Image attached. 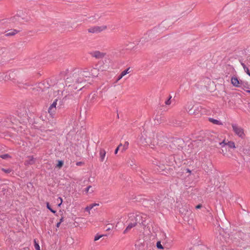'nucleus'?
I'll return each mask as SVG.
<instances>
[{
	"mask_svg": "<svg viewBox=\"0 0 250 250\" xmlns=\"http://www.w3.org/2000/svg\"><path fill=\"white\" fill-rule=\"evenodd\" d=\"M82 164V162H78L77 163L76 165L77 166H80Z\"/></svg>",
	"mask_w": 250,
	"mask_h": 250,
	"instance_id": "nucleus-41",
	"label": "nucleus"
},
{
	"mask_svg": "<svg viewBox=\"0 0 250 250\" xmlns=\"http://www.w3.org/2000/svg\"><path fill=\"white\" fill-rule=\"evenodd\" d=\"M227 145L228 146L229 148H236L235 144H234V143L233 142L228 141L227 142Z\"/></svg>",
	"mask_w": 250,
	"mask_h": 250,
	"instance_id": "nucleus-14",
	"label": "nucleus"
},
{
	"mask_svg": "<svg viewBox=\"0 0 250 250\" xmlns=\"http://www.w3.org/2000/svg\"><path fill=\"white\" fill-rule=\"evenodd\" d=\"M103 236H104V235L97 234L94 236V241H98V240H99L101 238L103 237Z\"/></svg>",
	"mask_w": 250,
	"mask_h": 250,
	"instance_id": "nucleus-16",
	"label": "nucleus"
},
{
	"mask_svg": "<svg viewBox=\"0 0 250 250\" xmlns=\"http://www.w3.org/2000/svg\"><path fill=\"white\" fill-rule=\"evenodd\" d=\"M53 213H55L56 211L55 210H54L53 209H52L51 208H50V209H49Z\"/></svg>",
	"mask_w": 250,
	"mask_h": 250,
	"instance_id": "nucleus-39",
	"label": "nucleus"
},
{
	"mask_svg": "<svg viewBox=\"0 0 250 250\" xmlns=\"http://www.w3.org/2000/svg\"><path fill=\"white\" fill-rule=\"evenodd\" d=\"M57 200H59V202H60V204L58 205L59 206H60L62 202V199L61 197H59Z\"/></svg>",
	"mask_w": 250,
	"mask_h": 250,
	"instance_id": "nucleus-31",
	"label": "nucleus"
},
{
	"mask_svg": "<svg viewBox=\"0 0 250 250\" xmlns=\"http://www.w3.org/2000/svg\"><path fill=\"white\" fill-rule=\"evenodd\" d=\"M244 70L245 71V72L249 76H250V70L249 69V68L248 67H246L244 69Z\"/></svg>",
	"mask_w": 250,
	"mask_h": 250,
	"instance_id": "nucleus-25",
	"label": "nucleus"
},
{
	"mask_svg": "<svg viewBox=\"0 0 250 250\" xmlns=\"http://www.w3.org/2000/svg\"><path fill=\"white\" fill-rule=\"evenodd\" d=\"M129 143L128 142H125V144L124 145L123 149L122 150V151H125L128 147Z\"/></svg>",
	"mask_w": 250,
	"mask_h": 250,
	"instance_id": "nucleus-19",
	"label": "nucleus"
},
{
	"mask_svg": "<svg viewBox=\"0 0 250 250\" xmlns=\"http://www.w3.org/2000/svg\"><path fill=\"white\" fill-rule=\"evenodd\" d=\"M18 32H19V31H18L17 30H15V29L11 30V31H10L8 33H7V34H6V36H13V35H16Z\"/></svg>",
	"mask_w": 250,
	"mask_h": 250,
	"instance_id": "nucleus-11",
	"label": "nucleus"
},
{
	"mask_svg": "<svg viewBox=\"0 0 250 250\" xmlns=\"http://www.w3.org/2000/svg\"><path fill=\"white\" fill-rule=\"evenodd\" d=\"M209 121L214 124H215V125H222V123L220 121H218L217 120H216V119H214L213 118H209Z\"/></svg>",
	"mask_w": 250,
	"mask_h": 250,
	"instance_id": "nucleus-10",
	"label": "nucleus"
},
{
	"mask_svg": "<svg viewBox=\"0 0 250 250\" xmlns=\"http://www.w3.org/2000/svg\"><path fill=\"white\" fill-rule=\"evenodd\" d=\"M242 89L246 91V90H248L249 89V86L247 85H243Z\"/></svg>",
	"mask_w": 250,
	"mask_h": 250,
	"instance_id": "nucleus-27",
	"label": "nucleus"
},
{
	"mask_svg": "<svg viewBox=\"0 0 250 250\" xmlns=\"http://www.w3.org/2000/svg\"><path fill=\"white\" fill-rule=\"evenodd\" d=\"M123 77V76L120 74V75L118 76V78L117 80V81H119L120 80H121L122 78Z\"/></svg>",
	"mask_w": 250,
	"mask_h": 250,
	"instance_id": "nucleus-33",
	"label": "nucleus"
},
{
	"mask_svg": "<svg viewBox=\"0 0 250 250\" xmlns=\"http://www.w3.org/2000/svg\"><path fill=\"white\" fill-rule=\"evenodd\" d=\"M106 152L104 149H101L100 151V157L101 161L103 162L105 158Z\"/></svg>",
	"mask_w": 250,
	"mask_h": 250,
	"instance_id": "nucleus-9",
	"label": "nucleus"
},
{
	"mask_svg": "<svg viewBox=\"0 0 250 250\" xmlns=\"http://www.w3.org/2000/svg\"><path fill=\"white\" fill-rule=\"evenodd\" d=\"M53 213H55L56 211L55 210H54L53 209H52L51 208H50V209H49Z\"/></svg>",
	"mask_w": 250,
	"mask_h": 250,
	"instance_id": "nucleus-38",
	"label": "nucleus"
},
{
	"mask_svg": "<svg viewBox=\"0 0 250 250\" xmlns=\"http://www.w3.org/2000/svg\"><path fill=\"white\" fill-rule=\"evenodd\" d=\"M0 157H1V158H2L3 159H8L10 158V156L8 154H5L0 155Z\"/></svg>",
	"mask_w": 250,
	"mask_h": 250,
	"instance_id": "nucleus-20",
	"label": "nucleus"
},
{
	"mask_svg": "<svg viewBox=\"0 0 250 250\" xmlns=\"http://www.w3.org/2000/svg\"><path fill=\"white\" fill-rule=\"evenodd\" d=\"M232 130L234 133L241 138H244L245 136L244 129L241 126L236 124H232Z\"/></svg>",
	"mask_w": 250,
	"mask_h": 250,
	"instance_id": "nucleus-2",
	"label": "nucleus"
},
{
	"mask_svg": "<svg viewBox=\"0 0 250 250\" xmlns=\"http://www.w3.org/2000/svg\"><path fill=\"white\" fill-rule=\"evenodd\" d=\"M196 105L194 104V103L193 102H188L185 106V108L186 111L188 112V113L189 114L191 111H192L193 108Z\"/></svg>",
	"mask_w": 250,
	"mask_h": 250,
	"instance_id": "nucleus-5",
	"label": "nucleus"
},
{
	"mask_svg": "<svg viewBox=\"0 0 250 250\" xmlns=\"http://www.w3.org/2000/svg\"><path fill=\"white\" fill-rule=\"evenodd\" d=\"M46 205H47L46 206H47V208H48V209H50V208H51V207H50V205H49V203H47Z\"/></svg>",
	"mask_w": 250,
	"mask_h": 250,
	"instance_id": "nucleus-35",
	"label": "nucleus"
},
{
	"mask_svg": "<svg viewBox=\"0 0 250 250\" xmlns=\"http://www.w3.org/2000/svg\"><path fill=\"white\" fill-rule=\"evenodd\" d=\"M34 247H35V249L36 250H41L39 244L37 242L36 239H35L34 240Z\"/></svg>",
	"mask_w": 250,
	"mask_h": 250,
	"instance_id": "nucleus-17",
	"label": "nucleus"
},
{
	"mask_svg": "<svg viewBox=\"0 0 250 250\" xmlns=\"http://www.w3.org/2000/svg\"><path fill=\"white\" fill-rule=\"evenodd\" d=\"M2 170L4 171L5 173H10L11 172V170L10 169H2Z\"/></svg>",
	"mask_w": 250,
	"mask_h": 250,
	"instance_id": "nucleus-32",
	"label": "nucleus"
},
{
	"mask_svg": "<svg viewBox=\"0 0 250 250\" xmlns=\"http://www.w3.org/2000/svg\"><path fill=\"white\" fill-rule=\"evenodd\" d=\"M156 247L158 249H164V247L162 246L160 241H158L156 243Z\"/></svg>",
	"mask_w": 250,
	"mask_h": 250,
	"instance_id": "nucleus-18",
	"label": "nucleus"
},
{
	"mask_svg": "<svg viewBox=\"0 0 250 250\" xmlns=\"http://www.w3.org/2000/svg\"><path fill=\"white\" fill-rule=\"evenodd\" d=\"M137 217L138 216H135L133 214L129 217L130 220L128 223L127 227L124 231V234L127 233L131 229L135 227L137 225L138 222Z\"/></svg>",
	"mask_w": 250,
	"mask_h": 250,
	"instance_id": "nucleus-1",
	"label": "nucleus"
},
{
	"mask_svg": "<svg viewBox=\"0 0 250 250\" xmlns=\"http://www.w3.org/2000/svg\"><path fill=\"white\" fill-rule=\"evenodd\" d=\"M241 65H242V66H243L244 69L245 68L247 67L245 65V64L244 63H241Z\"/></svg>",
	"mask_w": 250,
	"mask_h": 250,
	"instance_id": "nucleus-37",
	"label": "nucleus"
},
{
	"mask_svg": "<svg viewBox=\"0 0 250 250\" xmlns=\"http://www.w3.org/2000/svg\"><path fill=\"white\" fill-rule=\"evenodd\" d=\"M246 92L249 93H250V90H246Z\"/></svg>",
	"mask_w": 250,
	"mask_h": 250,
	"instance_id": "nucleus-42",
	"label": "nucleus"
},
{
	"mask_svg": "<svg viewBox=\"0 0 250 250\" xmlns=\"http://www.w3.org/2000/svg\"><path fill=\"white\" fill-rule=\"evenodd\" d=\"M130 72V68H128L126 69L124 71H122L121 73V74L124 77L125 75H126L127 74H128Z\"/></svg>",
	"mask_w": 250,
	"mask_h": 250,
	"instance_id": "nucleus-15",
	"label": "nucleus"
},
{
	"mask_svg": "<svg viewBox=\"0 0 250 250\" xmlns=\"http://www.w3.org/2000/svg\"><path fill=\"white\" fill-rule=\"evenodd\" d=\"M140 141L142 144H148L147 142L146 141L145 138H143V134H142V136L140 138Z\"/></svg>",
	"mask_w": 250,
	"mask_h": 250,
	"instance_id": "nucleus-21",
	"label": "nucleus"
},
{
	"mask_svg": "<svg viewBox=\"0 0 250 250\" xmlns=\"http://www.w3.org/2000/svg\"><path fill=\"white\" fill-rule=\"evenodd\" d=\"M220 145L222 146L227 145V142H226L225 140H224L223 142L220 143Z\"/></svg>",
	"mask_w": 250,
	"mask_h": 250,
	"instance_id": "nucleus-29",
	"label": "nucleus"
},
{
	"mask_svg": "<svg viewBox=\"0 0 250 250\" xmlns=\"http://www.w3.org/2000/svg\"><path fill=\"white\" fill-rule=\"evenodd\" d=\"M202 107L200 106H198L196 105L192 109V111H191L189 115H194L195 117H198L201 115V109Z\"/></svg>",
	"mask_w": 250,
	"mask_h": 250,
	"instance_id": "nucleus-4",
	"label": "nucleus"
},
{
	"mask_svg": "<svg viewBox=\"0 0 250 250\" xmlns=\"http://www.w3.org/2000/svg\"><path fill=\"white\" fill-rule=\"evenodd\" d=\"M34 162V158L32 156H30L28 158V159L25 161V165H32Z\"/></svg>",
	"mask_w": 250,
	"mask_h": 250,
	"instance_id": "nucleus-8",
	"label": "nucleus"
},
{
	"mask_svg": "<svg viewBox=\"0 0 250 250\" xmlns=\"http://www.w3.org/2000/svg\"><path fill=\"white\" fill-rule=\"evenodd\" d=\"M63 217H62V218H61L60 221V222H59L62 223V222H63Z\"/></svg>",
	"mask_w": 250,
	"mask_h": 250,
	"instance_id": "nucleus-40",
	"label": "nucleus"
},
{
	"mask_svg": "<svg viewBox=\"0 0 250 250\" xmlns=\"http://www.w3.org/2000/svg\"><path fill=\"white\" fill-rule=\"evenodd\" d=\"M107 28L106 26L103 25L101 26H94L88 29V31L90 33H99Z\"/></svg>",
	"mask_w": 250,
	"mask_h": 250,
	"instance_id": "nucleus-3",
	"label": "nucleus"
},
{
	"mask_svg": "<svg viewBox=\"0 0 250 250\" xmlns=\"http://www.w3.org/2000/svg\"><path fill=\"white\" fill-rule=\"evenodd\" d=\"M99 206L98 204L94 203L91 204L88 206H87L86 208H84V210L85 211H87L89 214H90V210L92 209L94 207Z\"/></svg>",
	"mask_w": 250,
	"mask_h": 250,
	"instance_id": "nucleus-7",
	"label": "nucleus"
},
{
	"mask_svg": "<svg viewBox=\"0 0 250 250\" xmlns=\"http://www.w3.org/2000/svg\"><path fill=\"white\" fill-rule=\"evenodd\" d=\"M98 74V70L96 68H93L91 70V74H90L91 76L93 77H96Z\"/></svg>",
	"mask_w": 250,
	"mask_h": 250,
	"instance_id": "nucleus-12",
	"label": "nucleus"
},
{
	"mask_svg": "<svg viewBox=\"0 0 250 250\" xmlns=\"http://www.w3.org/2000/svg\"><path fill=\"white\" fill-rule=\"evenodd\" d=\"M171 96H169V98L165 102V104H167V105H170L171 103Z\"/></svg>",
	"mask_w": 250,
	"mask_h": 250,
	"instance_id": "nucleus-23",
	"label": "nucleus"
},
{
	"mask_svg": "<svg viewBox=\"0 0 250 250\" xmlns=\"http://www.w3.org/2000/svg\"><path fill=\"white\" fill-rule=\"evenodd\" d=\"M57 200H59V202H60V204L58 205L59 206H60L62 202V199L61 197H59Z\"/></svg>",
	"mask_w": 250,
	"mask_h": 250,
	"instance_id": "nucleus-30",
	"label": "nucleus"
},
{
	"mask_svg": "<svg viewBox=\"0 0 250 250\" xmlns=\"http://www.w3.org/2000/svg\"><path fill=\"white\" fill-rule=\"evenodd\" d=\"M231 83L235 87H239L240 86V82L236 77H233L231 79Z\"/></svg>",
	"mask_w": 250,
	"mask_h": 250,
	"instance_id": "nucleus-6",
	"label": "nucleus"
},
{
	"mask_svg": "<svg viewBox=\"0 0 250 250\" xmlns=\"http://www.w3.org/2000/svg\"><path fill=\"white\" fill-rule=\"evenodd\" d=\"M201 207H202V206L201 205H198L196 207V208H197V209H199V208H200Z\"/></svg>",
	"mask_w": 250,
	"mask_h": 250,
	"instance_id": "nucleus-34",
	"label": "nucleus"
},
{
	"mask_svg": "<svg viewBox=\"0 0 250 250\" xmlns=\"http://www.w3.org/2000/svg\"><path fill=\"white\" fill-rule=\"evenodd\" d=\"M122 146V145L121 144L119 145V146L117 147V148L115 150V154H117L118 153V151L121 146Z\"/></svg>",
	"mask_w": 250,
	"mask_h": 250,
	"instance_id": "nucleus-28",
	"label": "nucleus"
},
{
	"mask_svg": "<svg viewBox=\"0 0 250 250\" xmlns=\"http://www.w3.org/2000/svg\"><path fill=\"white\" fill-rule=\"evenodd\" d=\"M91 188V186H88V187H87L85 189V191L86 193H88V192H90V193H92L93 190H90V188Z\"/></svg>",
	"mask_w": 250,
	"mask_h": 250,
	"instance_id": "nucleus-22",
	"label": "nucleus"
},
{
	"mask_svg": "<svg viewBox=\"0 0 250 250\" xmlns=\"http://www.w3.org/2000/svg\"><path fill=\"white\" fill-rule=\"evenodd\" d=\"M188 172H190V170H189V169H188Z\"/></svg>",
	"mask_w": 250,
	"mask_h": 250,
	"instance_id": "nucleus-43",
	"label": "nucleus"
},
{
	"mask_svg": "<svg viewBox=\"0 0 250 250\" xmlns=\"http://www.w3.org/2000/svg\"><path fill=\"white\" fill-rule=\"evenodd\" d=\"M63 165V162L62 161H59V163L57 165V167L59 168L61 167Z\"/></svg>",
	"mask_w": 250,
	"mask_h": 250,
	"instance_id": "nucleus-26",
	"label": "nucleus"
},
{
	"mask_svg": "<svg viewBox=\"0 0 250 250\" xmlns=\"http://www.w3.org/2000/svg\"><path fill=\"white\" fill-rule=\"evenodd\" d=\"M56 110V108L50 106V107L48 108V112L51 116H52L55 113Z\"/></svg>",
	"mask_w": 250,
	"mask_h": 250,
	"instance_id": "nucleus-13",
	"label": "nucleus"
},
{
	"mask_svg": "<svg viewBox=\"0 0 250 250\" xmlns=\"http://www.w3.org/2000/svg\"><path fill=\"white\" fill-rule=\"evenodd\" d=\"M57 101L58 100L57 99H56L54 102L53 103V104L50 105V106H52L53 107H55V108H56V105H57Z\"/></svg>",
	"mask_w": 250,
	"mask_h": 250,
	"instance_id": "nucleus-24",
	"label": "nucleus"
},
{
	"mask_svg": "<svg viewBox=\"0 0 250 250\" xmlns=\"http://www.w3.org/2000/svg\"><path fill=\"white\" fill-rule=\"evenodd\" d=\"M61 223V222H58V223L57 224V225H56V227H57V228H59V227H60V226Z\"/></svg>",
	"mask_w": 250,
	"mask_h": 250,
	"instance_id": "nucleus-36",
	"label": "nucleus"
}]
</instances>
